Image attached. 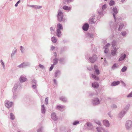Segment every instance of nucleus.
I'll return each mask as SVG.
<instances>
[{
	"label": "nucleus",
	"mask_w": 132,
	"mask_h": 132,
	"mask_svg": "<svg viewBox=\"0 0 132 132\" xmlns=\"http://www.w3.org/2000/svg\"><path fill=\"white\" fill-rule=\"evenodd\" d=\"M89 25L88 23H86L83 25V30L85 31H87L88 29Z\"/></svg>",
	"instance_id": "obj_6"
},
{
	"label": "nucleus",
	"mask_w": 132,
	"mask_h": 132,
	"mask_svg": "<svg viewBox=\"0 0 132 132\" xmlns=\"http://www.w3.org/2000/svg\"><path fill=\"white\" fill-rule=\"evenodd\" d=\"M60 100L64 102H65L66 101L65 98L63 97H61Z\"/></svg>",
	"instance_id": "obj_39"
},
{
	"label": "nucleus",
	"mask_w": 132,
	"mask_h": 132,
	"mask_svg": "<svg viewBox=\"0 0 132 132\" xmlns=\"http://www.w3.org/2000/svg\"><path fill=\"white\" fill-rule=\"evenodd\" d=\"M53 64H52L49 70L50 71H51L53 69Z\"/></svg>",
	"instance_id": "obj_46"
},
{
	"label": "nucleus",
	"mask_w": 132,
	"mask_h": 132,
	"mask_svg": "<svg viewBox=\"0 0 132 132\" xmlns=\"http://www.w3.org/2000/svg\"><path fill=\"white\" fill-rule=\"evenodd\" d=\"M104 61L105 62V63H107V61H106V59L105 58H104Z\"/></svg>",
	"instance_id": "obj_59"
},
{
	"label": "nucleus",
	"mask_w": 132,
	"mask_h": 132,
	"mask_svg": "<svg viewBox=\"0 0 132 132\" xmlns=\"http://www.w3.org/2000/svg\"><path fill=\"white\" fill-rule=\"evenodd\" d=\"M94 18H92L90 19L89 21V23L91 24L93 23H95V22L94 21Z\"/></svg>",
	"instance_id": "obj_21"
},
{
	"label": "nucleus",
	"mask_w": 132,
	"mask_h": 132,
	"mask_svg": "<svg viewBox=\"0 0 132 132\" xmlns=\"http://www.w3.org/2000/svg\"><path fill=\"white\" fill-rule=\"evenodd\" d=\"M54 55H55V57L56 56H57V54L56 53H54Z\"/></svg>",
	"instance_id": "obj_62"
},
{
	"label": "nucleus",
	"mask_w": 132,
	"mask_h": 132,
	"mask_svg": "<svg viewBox=\"0 0 132 132\" xmlns=\"http://www.w3.org/2000/svg\"><path fill=\"white\" fill-rule=\"evenodd\" d=\"M41 110L43 113H44L45 112V110L44 108V105H42Z\"/></svg>",
	"instance_id": "obj_31"
},
{
	"label": "nucleus",
	"mask_w": 132,
	"mask_h": 132,
	"mask_svg": "<svg viewBox=\"0 0 132 132\" xmlns=\"http://www.w3.org/2000/svg\"><path fill=\"white\" fill-rule=\"evenodd\" d=\"M128 97H132V91L127 96Z\"/></svg>",
	"instance_id": "obj_43"
},
{
	"label": "nucleus",
	"mask_w": 132,
	"mask_h": 132,
	"mask_svg": "<svg viewBox=\"0 0 132 132\" xmlns=\"http://www.w3.org/2000/svg\"><path fill=\"white\" fill-rule=\"evenodd\" d=\"M32 87L34 88H35L36 87V86L35 85H32Z\"/></svg>",
	"instance_id": "obj_57"
},
{
	"label": "nucleus",
	"mask_w": 132,
	"mask_h": 132,
	"mask_svg": "<svg viewBox=\"0 0 132 132\" xmlns=\"http://www.w3.org/2000/svg\"><path fill=\"white\" fill-rule=\"evenodd\" d=\"M117 49L116 47L114 48V50H113L111 51V54L113 56H114L116 55L117 51Z\"/></svg>",
	"instance_id": "obj_10"
},
{
	"label": "nucleus",
	"mask_w": 132,
	"mask_h": 132,
	"mask_svg": "<svg viewBox=\"0 0 132 132\" xmlns=\"http://www.w3.org/2000/svg\"><path fill=\"white\" fill-rule=\"evenodd\" d=\"M97 131L99 132H101L102 130H103V128L101 127H98L96 128Z\"/></svg>",
	"instance_id": "obj_27"
},
{
	"label": "nucleus",
	"mask_w": 132,
	"mask_h": 132,
	"mask_svg": "<svg viewBox=\"0 0 132 132\" xmlns=\"http://www.w3.org/2000/svg\"><path fill=\"white\" fill-rule=\"evenodd\" d=\"M55 48V47L53 46H51V49L52 50H54Z\"/></svg>",
	"instance_id": "obj_50"
},
{
	"label": "nucleus",
	"mask_w": 132,
	"mask_h": 132,
	"mask_svg": "<svg viewBox=\"0 0 132 132\" xmlns=\"http://www.w3.org/2000/svg\"><path fill=\"white\" fill-rule=\"evenodd\" d=\"M126 55L125 54H124L123 55H122L120 57L119 59V61H121L125 59V58L126 57Z\"/></svg>",
	"instance_id": "obj_15"
},
{
	"label": "nucleus",
	"mask_w": 132,
	"mask_h": 132,
	"mask_svg": "<svg viewBox=\"0 0 132 132\" xmlns=\"http://www.w3.org/2000/svg\"><path fill=\"white\" fill-rule=\"evenodd\" d=\"M86 35L87 36L89 37L90 38H93V35L92 34H90L88 33L86 34Z\"/></svg>",
	"instance_id": "obj_34"
},
{
	"label": "nucleus",
	"mask_w": 132,
	"mask_h": 132,
	"mask_svg": "<svg viewBox=\"0 0 132 132\" xmlns=\"http://www.w3.org/2000/svg\"><path fill=\"white\" fill-rule=\"evenodd\" d=\"M104 125L107 127H108L110 125L109 121L107 120H104L103 121Z\"/></svg>",
	"instance_id": "obj_7"
},
{
	"label": "nucleus",
	"mask_w": 132,
	"mask_h": 132,
	"mask_svg": "<svg viewBox=\"0 0 132 132\" xmlns=\"http://www.w3.org/2000/svg\"><path fill=\"white\" fill-rule=\"evenodd\" d=\"M91 76L93 78L96 80H98L99 79V78L98 77L96 76L95 75L93 74Z\"/></svg>",
	"instance_id": "obj_22"
},
{
	"label": "nucleus",
	"mask_w": 132,
	"mask_h": 132,
	"mask_svg": "<svg viewBox=\"0 0 132 132\" xmlns=\"http://www.w3.org/2000/svg\"><path fill=\"white\" fill-rule=\"evenodd\" d=\"M26 64L24 63L21 64L18 66L20 68H23L24 67L26 66H27Z\"/></svg>",
	"instance_id": "obj_23"
},
{
	"label": "nucleus",
	"mask_w": 132,
	"mask_h": 132,
	"mask_svg": "<svg viewBox=\"0 0 132 132\" xmlns=\"http://www.w3.org/2000/svg\"><path fill=\"white\" fill-rule=\"evenodd\" d=\"M95 122L97 124L99 125L100 126H101L102 125L101 123V122L99 121L98 120H95Z\"/></svg>",
	"instance_id": "obj_37"
},
{
	"label": "nucleus",
	"mask_w": 132,
	"mask_h": 132,
	"mask_svg": "<svg viewBox=\"0 0 132 132\" xmlns=\"http://www.w3.org/2000/svg\"><path fill=\"white\" fill-rule=\"evenodd\" d=\"M105 48V50L104 51V52L105 53H107L109 51V49L108 48Z\"/></svg>",
	"instance_id": "obj_40"
},
{
	"label": "nucleus",
	"mask_w": 132,
	"mask_h": 132,
	"mask_svg": "<svg viewBox=\"0 0 132 132\" xmlns=\"http://www.w3.org/2000/svg\"><path fill=\"white\" fill-rule=\"evenodd\" d=\"M41 131H42L41 129V128H40L37 131L38 132H41Z\"/></svg>",
	"instance_id": "obj_55"
},
{
	"label": "nucleus",
	"mask_w": 132,
	"mask_h": 132,
	"mask_svg": "<svg viewBox=\"0 0 132 132\" xmlns=\"http://www.w3.org/2000/svg\"><path fill=\"white\" fill-rule=\"evenodd\" d=\"M109 5L111 6H112L114 4V2L113 1L111 0L109 3Z\"/></svg>",
	"instance_id": "obj_32"
},
{
	"label": "nucleus",
	"mask_w": 132,
	"mask_h": 132,
	"mask_svg": "<svg viewBox=\"0 0 132 132\" xmlns=\"http://www.w3.org/2000/svg\"><path fill=\"white\" fill-rule=\"evenodd\" d=\"M89 61L91 63H94L97 60V57L95 55H93L89 58Z\"/></svg>",
	"instance_id": "obj_2"
},
{
	"label": "nucleus",
	"mask_w": 132,
	"mask_h": 132,
	"mask_svg": "<svg viewBox=\"0 0 132 132\" xmlns=\"http://www.w3.org/2000/svg\"><path fill=\"white\" fill-rule=\"evenodd\" d=\"M1 64L3 65L4 66V64L3 63V62H1Z\"/></svg>",
	"instance_id": "obj_61"
},
{
	"label": "nucleus",
	"mask_w": 132,
	"mask_h": 132,
	"mask_svg": "<svg viewBox=\"0 0 132 132\" xmlns=\"http://www.w3.org/2000/svg\"><path fill=\"white\" fill-rule=\"evenodd\" d=\"M39 67H40L41 68H44V66L43 65H42L41 64H40L39 65Z\"/></svg>",
	"instance_id": "obj_51"
},
{
	"label": "nucleus",
	"mask_w": 132,
	"mask_h": 132,
	"mask_svg": "<svg viewBox=\"0 0 132 132\" xmlns=\"http://www.w3.org/2000/svg\"><path fill=\"white\" fill-rule=\"evenodd\" d=\"M10 118L12 120H13L15 118V117L13 114L12 113H11L10 114Z\"/></svg>",
	"instance_id": "obj_35"
},
{
	"label": "nucleus",
	"mask_w": 132,
	"mask_h": 132,
	"mask_svg": "<svg viewBox=\"0 0 132 132\" xmlns=\"http://www.w3.org/2000/svg\"><path fill=\"white\" fill-rule=\"evenodd\" d=\"M71 1V0H67V2H69V1Z\"/></svg>",
	"instance_id": "obj_64"
},
{
	"label": "nucleus",
	"mask_w": 132,
	"mask_h": 132,
	"mask_svg": "<svg viewBox=\"0 0 132 132\" xmlns=\"http://www.w3.org/2000/svg\"><path fill=\"white\" fill-rule=\"evenodd\" d=\"M20 81L21 82H24L27 80V79L26 78L22 77H20Z\"/></svg>",
	"instance_id": "obj_18"
},
{
	"label": "nucleus",
	"mask_w": 132,
	"mask_h": 132,
	"mask_svg": "<svg viewBox=\"0 0 132 132\" xmlns=\"http://www.w3.org/2000/svg\"><path fill=\"white\" fill-rule=\"evenodd\" d=\"M61 34V32L60 30L59 29H57V35L58 37H59Z\"/></svg>",
	"instance_id": "obj_26"
},
{
	"label": "nucleus",
	"mask_w": 132,
	"mask_h": 132,
	"mask_svg": "<svg viewBox=\"0 0 132 132\" xmlns=\"http://www.w3.org/2000/svg\"><path fill=\"white\" fill-rule=\"evenodd\" d=\"M94 69L95 72L96 73L97 75H98L100 74V70L98 69L97 66L96 65L94 66Z\"/></svg>",
	"instance_id": "obj_8"
},
{
	"label": "nucleus",
	"mask_w": 132,
	"mask_h": 132,
	"mask_svg": "<svg viewBox=\"0 0 132 132\" xmlns=\"http://www.w3.org/2000/svg\"><path fill=\"white\" fill-rule=\"evenodd\" d=\"M98 12L99 14L100 15H101L102 14V11H101V12H99L98 11Z\"/></svg>",
	"instance_id": "obj_54"
},
{
	"label": "nucleus",
	"mask_w": 132,
	"mask_h": 132,
	"mask_svg": "<svg viewBox=\"0 0 132 132\" xmlns=\"http://www.w3.org/2000/svg\"><path fill=\"white\" fill-rule=\"evenodd\" d=\"M106 8V6L105 4L103 5L102 6V9L103 10H104Z\"/></svg>",
	"instance_id": "obj_42"
},
{
	"label": "nucleus",
	"mask_w": 132,
	"mask_h": 132,
	"mask_svg": "<svg viewBox=\"0 0 132 132\" xmlns=\"http://www.w3.org/2000/svg\"><path fill=\"white\" fill-rule=\"evenodd\" d=\"M124 26V25L123 23H120L119 26V28L118 29V30L120 31L123 28Z\"/></svg>",
	"instance_id": "obj_19"
},
{
	"label": "nucleus",
	"mask_w": 132,
	"mask_h": 132,
	"mask_svg": "<svg viewBox=\"0 0 132 132\" xmlns=\"http://www.w3.org/2000/svg\"><path fill=\"white\" fill-rule=\"evenodd\" d=\"M92 103L94 105H96L99 104L100 101L98 98H96L93 99Z\"/></svg>",
	"instance_id": "obj_4"
},
{
	"label": "nucleus",
	"mask_w": 132,
	"mask_h": 132,
	"mask_svg": "<svg viewBox=\"0 0 132 132\" xmlns=\"http://www.w3.org/2000/svg\"><path fill=\"white\" fill-rule=\"evenodd\" d=\"M125 0H121V2L122 3H123L124 2Z\"/></svg>",
	"instance_id": "obj_60"
},
{
	"label": "nucleus",
	"mask_w": 132,
	"mask_h": 132,
	"mask_svg": "<svg viewBox=\"0 0 132 132\" xmlns=\"http://www.w3.org/2000/svg\"><path fill=\"white\" fill-rule=\"evenodd\" d=\"M126 113L125 111H122L119 114V117L120 118H122L125 114Z\"/></svg>",
	"instance_id": "obj_12"
},
{
	"label": "nucleus",
	"mask_w": 132,
	"mask_h": 132,
	"mask_svg": "<svg viewBox=\"0 0 132 132\" xmlns=\"http://www.w3.org/2000/svg\"><path fill=\"white\" fill-rule=\"evenodd\" d=\"M58 59H55L53 60V64L54 65H55L58 62Z\"/></svg>",
	"instance_id": "obj_33"
},
{
	"label": "nucleus",
	"mask_w": 132,
	"mask_h": 132,
	"mask_svg": "<svg viewBox=\"0 0 132 132\" xmlns=\"http://www.w3.org/2000/svg\"><path fill=\"white\" fill-rule=\"evenodd\" d=\"M104 132H109L108 130H104Z\"/></svg>",
	"instance_id": "obj_58"
},
{
	"label": "nucleus",
	"mask_w": 132,
	"mask_h": 132,
	"mask_svg": "<svg viewBox=\"0 0 132 132\" xmlns=\"http://www.w3.org/2000/svg\"><path fill=\"white\" fill-rule=\"evenodd\" d=\"M79 123V122L78 121H75L73 122V124L74 125H76Z\"/></svg>",
	"instance_id": "obj_41"
},
{
	"label": "nucleus",
	"mask_w": 132,
	"mask_h": 132,
	"mask_svg": "<svg viewBox=\"0 0 132 132\" xmlns=\"http://www.w3.org/2000/svg\"><path fill=\"white\" fill-rule=\"evenodd\" d=\"M127 67L125 66H124L121 69V71L122 72H124L126 71L127 69Z\"/></svg>",
	"instance_id": "obj_28"
},
{
	"label": "nucleus",
	"mask_w": 132,
	"mask_h": 132,
	"mask_svg": "<svg viewBox=\"0 0 132 132\" xmlns=\"http://www.w3.org/2000/svg\"><path fill=\"white\" fill-rule=\"evenodd\" d=\"M17 88V86L16 85H15L14 86V88H15V89H16V88Z\"/></svg>",
	"instance_id": "obj_56"
},
{
	"label": "nucleus",
	"mask_w": 132,
	"mask_h": 132,
	"mask_svg": "<svg viewBox=\"0 0 132 132\" xmlns=\"http://www.w3.org/2000/svg\"><path fill=\"white\" fill-rule=\"evenodd\" d=\"M86 124L87 126V128L88 129L91 130L93 128V126L91 123L87 122Z\"/></svg>",
	"instance_id": "obj_11"
},
{
	"label": "nucleus",
	"mask_w": 132,
	"mask_h": 132,
	"mask_svg": "<svg viewBox=\"0 0 132 132\" xmlns=\"http://www.w3.org/2000/svg\"><path fill=\"white\" fill-rule=\"evenodd\" d=\"M52 42L54 43H56L57 41V39L56 38L54 37H53L52 38Z\"/></svg>",
	"instance_id": "obj_29"
},
{
	"label": "nucleus",
	"mask_w": 132,
	"mask_h": 132,
	"mask_svg": "<svg viewBox=\"0 0 132 132\" xmlns=\"http://www.w3.org/2000/svg\"><path fill=\"white\" fill-rule=\"evenodd\" d=\"M129 106L130 105L129 104H128L126 105L123 111H126V113L129 110Z\"/></svg>",
	"instance_id": "obj_20"
},
{
	"label": "nucleus",
	"mask_w": 132,
	"mask_h": 132,
	"mask_svg": "<svg viewBox=\"0 0 132 132\" xmlns=\"http://www.w3.org/2000/svg\"><path fill=\"white\" fill-rule=\"evenodd\" d=\"M110 46V44L109 43H108L106 45L104 46V48H108V47Z\"/></svg>",
	"instance_id": "obj_45"
},
{
	"label": "nucleus",
	"mask_w": 132,
	"mask_h": 132,
	"mask_svg": "<svg viewBox=\"0 0 132 132\" xmlns=\"http://www.w3.org/2000/svg\"><path fill=\"white\" fill-rule=\"evenodd\" d=\"M112 47H114L115 46L116 44V42L114 40H113L112 42Z\"/></svg>",
	"instance_id": "obj_38"
},
{
	"label": "nucleus",
	"mask_w": 132,
	"mask_h": 132,
	"mask_svg": "<svg viewBox=\"0 0 132 132\" xmlns=\"http://www.w3.org/2000/svg\"><path fill=\"white\" fill-rule=\"evenodd\" d=\"M57 27H58V29H63V28L62 27V26L61 24L59 23L57 25Z\"/></svg>",
	"instance_id": "obj_30"
},
{
	"label": "nucleus",
	"mask_w": 132,
	"mask_h": 132,
	"mask_svg": "<svg viewBox=\"0 0 132 132\" xmlns=\"http://www.w3.org/2000/svg\"><path fill=\"white\" fill-rule=\"evenodd\" d=\"M60 73V71H57L55 72V76L56 77L57 76V74H59Z\"/></svg>",
	"instance_id": "obj_47"
},
{
	"label": "nucleus",
	"mask_w": 132,
	"mask_h": 132,
	"mask_svg": "<svg viewBox=\"0 0 132 132\" xmlns=\"http://www.w3.org/2000/svg\"><path fill=\"white\" fill-rule=\"evenodd\" d=\"M121 83L122 84V85H123L124 86H126V84H125V83L124 82H123L122 81H121Z\"/></svg>",
	"instance_id": "obj_52"
},
{
	"label": "nucleus",
	"mask_w": 132,
	"mask_h": 132,
	"mask_svg": "<svg viewBox=\"0 0 132 132\" xmlns=\"http://www.w3.org/2000/svg\"><path fill=\"white\" fill-rule=\"evenodd\" d=\"M63 13L60 11H59L57 15L58 20L59 21H61L63 20Z\"/></svg>",
	"instance_id": "obj_3"
},
{
	"label": "nucleus",
	"mask_w": 132,
	"mask_h": 132,
	"mask_svg": "<svg viewBox=\"0 0 132 132\" xmlns=\"http://www.w3.org/2000/svg\"><path fill=\"white\" fill-rule=\"evenodd\" d=\"M92 86L94 88H98L99 86L98 84L96 82L93 83L92 84Z\"/></svg>",
	"instance_id": "obj_14"
},
{
	"label": "nucleus",
	"mask_w": 132,
	"mask_h": 132,
	"mask_svg": "<svg viewBox=\"0 0 132 132\" xmlns=\"http://www.w3.org/2000/svg\"><path fill=\"white\" fill-rule=\"evenodd\" d=\"M63 8L64 10H69L71 9V8L70 7H68L67 6H64L63 7Z\"/></svg>",
	"instance_id": "obj_24"
},
{
	"label": "nucleus",
	"mask_w": 132,
	"mask_h": 132,
	"mask_svg": "<svg viewBox=\"0 0 132 132\" xmlns=\"http://www.w3.org/2000/svg\"><path fill=\"white\" fill-rule=\"evenodd\" d=\"M112 108H117V106L116 105L114 104L112 106Z\"/></svg>",
	"instance_id": "obj_49"
},
{
	"label": "nucleus",
	"mask_w": 132,
	"mask_h": 132,
	"mask_svg": "<svg viewBox=\"0 0 132 132\" xmlns=\"http://www.w3.org/2000/svg\"><path fill=\"white\" fill-rule=\"evenodd\" d=\"M118 66V64L116 63L114 64L112 67V69H114L116 68H117Z\"/></svg>",
	"instance_id": "obj_25"
},
{
	"label": "nucleus",
	"mask_w": 132,
	"mask_h": 132,
	"mask_svg": "<svg viewBox=\"0 0 132 132\" xmlns=\"http://www.w3.org/2000/svg\"><path fill=\"white\" fill-rule=\"evenodd\" d=\"M48 99L47 98H46L45 100V104H48Z\"/></svg>",
	"instance_id": "obj_44"
},
{
	"label": "nucleus",
	"mask_w": 132,
	"mask_h": 132,
	"mask_svg": "<svg viewBox=\"0 0 132 132\" xmlns=\"http://www.w3.org/2000/svg\"><path fill=\"white\" fill-rule=\"evenodd\" d=\"M50 30L52 32V31H54V30L52 28H50Z\"/></svg>",
	"instance_id": "obj_53"
},
{
	"label": "nucleus",
	"mask_w": 132,
	"mask_h": 132,
	"mask_svg": "<svg viewBox=\"0 0 132 132\" xmlns=\"http://www.w3.org/2000/svg\"><path fill=\"white\" fill-rule=\"evenodd\" d=\"M20 0L17 3L15 4V6L16 7L18 6V4L20 3Z\"/></svg>",
	"instance_id": "obj_48"
},
{
	"label": "nucleus",
	"mask_w": 132,
	"mask_h": 132,
	"mask_svg": "<svg viewBox=\"0 0 132 132\" xmlns=\"http://www.w3.org/2000/svg\"><path fill=\"white\" fill-rule=\"evenodd\" d=\"M121 34L122 36H124L126 35V32L125 31H123L121 32Z\"/></svg>",
	"instance_id": "obj_36"
},
{
	"label": "nucleus",
	"mask_w": 132,
	"mask_h": 132,
	"mask_svg": "<svg viewBox=\"0 0 132 132\" xmlns=\"http://www.w3.org/2000/svg\"><path fill=\"white\" fill-rule=\"evenodd\" d=\"M125 126L127 129L129 130L132 126V121L130 120L127 121L125 123Z\"/></svg>",
	"instance_id": "obj_1"
},
{
	"label": "nucleus",
	"mask_w": 132,
	"mask_h": 132,
	"mask_svg": "<svg viewBox=\"0 0 132 132\" xmlns=\"http://www.w3.org/2000/svg\"><path fill=\"white\" fill-rule=\"evenodd\" d=\"M12 103L11 102H7L5 104V106L8 108L11 107L12 105Z\"/></svg>",
	"instance_id": "obj_13"
},
{
	"label": "nucleus",
	"mask_w": 132,
	"mask_h": 132,
	"mask_svg": "<svg viewBox=\"0 0 132 132\" xmlns=\"http://www.w3.org/2000/svg\"><path fill=\"white\" fill-rule=\"evenodd\" d=\"M64 106H61L60 105H58L56 107V109L60 111H62L64 108Z\"/></svg>",
	"instance_id": "obj_17"
},
{
	"label": "nucleus",
	"mask_w": 132,
	"mask_h": 132,
	"mask_svg": "<svg viewBox=\"0 0 132 132\" xmlns=\"http://www.w3.org/2000/svg\"><path fill=\"white\" fill-rule=\"evenodd\" d=\"M112 10L113 12V16L114 19L115 20V21H116V18L115 15L117 14L118 13V11L117 8L116 7H113Z\"/></svg>",
	"instance_id": "obj_5"
},
{
	"label": "nucleus",
	"mask_w": 132,
	"mask_h": 132,
	"mask_svg": "<svg viewBox=\"0 0 132 132\" xmlns=\"http://www.w3.org/2000/svg\"><path fill=\"white\" fill-rule=\"evenodd\" d=\"M108 114L109 116L111 117L110 115V113H108Z\"/></svg>",
	"instance_id": "obj_63"
},
{
	"label": "nucleus",
	"mask_w": 132,
	"mask_h": 132,
	"mask_svg": "<svg viewBox=\"0 0 132 132\" xmlns=\"http://www.w3.org/2000/svg\"><path fill=\"white\" fill-rule=\"evenodd\" d=\"M51 117L52 119L54 120H56L57 119V118L56 114L54 113H53L52 114Z\"/></svg>",
	"instance_id": "obj_9"
},
{
	"label": "nucleus",
	"mask_w": 132,
	"mask_h": 132,
	"mask_svg": "<svg viewBox=\"0 0 132 132\" xmlns=\"http://www.w3.org/2000/svg\"><path fill=\"white\" fill-rule=\"evenodd\" d=\"M120 83V82L119 81H113L111 84V86H116Z\"/></svg>",
	"instance_id": "obj_16"
}]
</instances>
